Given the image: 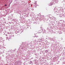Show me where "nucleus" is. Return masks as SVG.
Returning a JSON list of instances; mask_svg holds the SVG:
<instances>
[{"mask_svg": "<svg viewBox=\"0 0 65 65\" xmlns=\"http://www.w3.org/2000/svg\"><path fill=\"white\" fill-rule=\"evenodd\" d=\"M5 6H7V5H5Z\"/></svg>", "mask_w": 65, "mask_h": 65, "instance_id": "f257e3e1", "label": "nucleus"}]
</instances>
